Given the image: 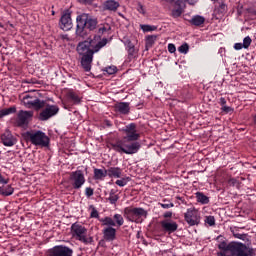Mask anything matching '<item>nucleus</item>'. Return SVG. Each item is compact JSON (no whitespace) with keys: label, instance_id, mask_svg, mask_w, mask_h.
<instances>
[{"label":"nucleus","instance_id":"obj_47","mask_svg":"<svg viewBox=\"0 0 256 256\" xmlns=\"http://www.w3.org/2000/svg\"><path fill=\"white\" fill-rule=\"evenodd\" d=\"M137 11H139L142 15H145V6H143L141 3H138Z\"/></svg>","mask_w":256,"mask_h":256},{"label":"nucleus","instance_id":"obj_27","mask_svg":"<svg viewBox=\"0 0 256 256\" xmlns=\"http://www.w3.org/2000/svg\"><path fill=\"white\" fill-rule=\"evenodd\" d=\"M67 97L74 103V105H79V103H81V96L74 91L68 92Z\"/></svg>","mask_w":256,"mask_h":256},{"label":"nucleus","instance_id":"obj_20","mask_svg":"<svg viewBox=\"0 0 256 256\" xmlns=\"http://www.w3.org/2000/svg\"><path fill=\"white\" fill-rule=\"evenodd\" d=\"M115 111L120 113V115H129L131 111V106L129 102H119L115 104Z\"/></svg>","mask_w":256,"mask_h":256},{"label":"nucleus","instance_id":"obj_56","mask_svg":"<svg viewBox=\"0 0 256 256\" xmlns=\"http://www.w3.org/2000/svg\"><path fill=\"white\" fill-rule=\"evenodd\" d=\"M220 8H221L223 11H225V9H227V6H226L225 4H221V5H220Z\"/></svg>","mask_w":256,"mask_h":256},{"label":"nucleus","instance_id":"obj_50","mask_svg":"<svg viewBox=\"0 0 256 256\" xmlns=\"http://www.w3.org/2000/svg\"><path fill=\"white\" fill-rule=\"evenodd\" d=\"M219 105H221V107H224L225 105H227V100L225 99V97H221L219 99Z\"/></svg>","mask_w":256,"mask_h":256},{"label":"nucleus","instance_id":"obj_16","mask_svg":"<svg viewBox=\"0 0 256 256\" xmlns=\"http://www.w3.org/2000/svg\"><path fill=\"white\" fill-rule=\"evenodd\" d=\"M1 141L4 147H13V145L17 144V138L9 130H6L1 135Z\"/></svg>","mask_w":256,"mask_h":256},{"label":"nucleus","instance_id":"obj_11","mask_svg":"<svg viewBox=\"0 0 256 256\" xmlns=\"http://www.w3.org/2000/svg\"><path fill=\"white\" fill-rule=\"evenodd\" d=\"M59 113V106L57 105H46V107L39 113V121H49L51 117H55Z\"/></svg>","mask_w":256,"mask_h":256},{"label":"nucleus","instance_id":"obj_30","mask_svg":"<svg viewBox=\"0 0 256 256\" xmlns=\"http://www.w3.org/2000/svg\"><path fill=\"white\" fill-rule=\"evenodd\" d=\"M12 113H17V108L15 106L2 109L0 110V119H3V117H7V115H12Z\"/></svg>","mask_w":256,"mask_h":256},{"label":"nucleus","instance_id":"obj_25","mask_svg":"<svg viewBox=\"0 0 256 256\" xmlns=\"http://www.w3.org/2000/svg\"><path fill=\"white\" fill-rule=\"evenodd\" d=\"M107 176V170L106 169H99L95 168L94 169V179L95 181H103Z\"/></svg>","mask_w":256,"mask_h":256},{"label":"nucleus","instance_id":"obj_19","mask_svg":"<svg viewBox=\"0 0 256 256\" xmlns=\"http://www.w3.org/2000/svg\"><path fill=\"white\" fill-rule=\"evenodd\" d=\"M104 227L105 228L102 230V233L105 241H115L117 237V229L113 228V226Z\"/></svg>","mask_w":256,"mask_h":256},{"label":"nucleus","instance_id":"obj_55","mask_svg":"<svg viewBox=\"0 0 256 256\" xmlns=\"http://www.w3.org/2000/svg\"><path fill=\"white\" fill-rule=\"evenodd\" d=\"M229 183H231L232 185H235L237 183V180L235 178H232L229 180Z\"/></svg>","mask_w":256,"mask_h":256},{"label":"nucleus","instance_id":"obj_38","mask_svg":"<svg viewBox=\"0 0 256 256\" xmlns=\"http://www.w3.org/2000/svg\"><path fill=\"white\" fill-rule=\"evenodd\" d=\"M184 8H185V7H179V6H178V9L172 10V17H175V18L181 17Z\"/></svg>","mask_w":256,"mask_h":256},{"label":"nucleus","instance_id":"obj_51","mask_svg":"<svg viewBox=\"0 0 256 256\" xmlns=\"http://www.w3.org/2000/svg\"><path fill=\"white\" fill-rule=\"evenodd\" d=\"M163 217H165V219H171V217H173V212L168 211L164 213Z\"/></svg>","mask_w":256,"mask_h":256},{"label":"nucleus","instance_id":"obj_41","mask_svg":"<svg viewBox=\"0 0 256 256\" xmlns=\"http://www.w3.org/2000/svg\"><path fill=\"white\" fill-rule=\"evenodd\" d=\"M105 71L108 73V75H115V73H117V67L109 66L105 68Z\"/></svg>","mask_w":256,"mask_h":256},{"label":"nucleus","instance_id":"obj_18","mask_svg":"<svg viewBox=\"0 0 256 256\" xmlns=\"http://www.w3.org/2000/svg\"><path fill=\"white\" fill-rule=\"evenodd\" d=\"M119 7H121V4L117 0H106L102 4L103 11H109V13H117Z\"/></svg>","mask_w":256,"mask_h":256},{"label":"nucleus","instance_id":"obj_39","mask_svg":"<svg viewBox=\"0 0 256 256\" xmlns=\"http://www.w3.org/2000/svg\"><path fill=\"white\" fill-rule=\"evenodd\" d=\"M179 53H184V55H187L189 53V45L187 43L182 44L178 48Z\"/></svg>","mask_w":256,"mask_h":256},{"label":"nucleus","instance_id":"obj_40","mask_svg":"<svg viewBox=\"0 0 256 256\" xmlns=\"http://www.w3.org/2000/svg\"><path fill=\"white\" fill-rule=\"evenodd\" d=\"M204 221H205V223H207V225H209V227H214L215 216H207Z\"/></svg>","mask_w":256,"mask_h":256},{"label":"nucleus","instance_id":"obj_49","mask_svg":"<svg viewBox=\"0 0 256 256\" xmlns=\"http://www.w3.org/2000/svg\"><path fill=\"white\" fill-rule=\"evenodd\" d=\"M234 49L236 51H241V49H244L243 43H235L234 44Z\"/></svg>","mask_w":256,"mask_h":256},{"label":"nucleus","instance_id":"obj_14","mask_svg":"<svg viewBox=\"0 0 256 256\" xmlns=\"http://www.w3.org/2000/svg\"><path fill=\"white\" fill-rule=\"evenodd\" d=\"M162 231L164 233H168V235H171V233H175L177 229H179V224L177 222L173 221L172 219H165L160 222Z\"/></svg>","mask_w":256,"mask_h":256},{"label":"nucleus","instance_id":"obj_44","mask_svg":"<svg viewBox=\"0 0 256 256\" xmlns=\"http://www.w3.org/2000/svg\"><path fill=\"white\" fill-rule=\"evenodd\" d=\"M221 111H223V113H233L234 109L230 106L224 105L221 107Z\"/></svg>","mask_w":256,"mask_h":256},{"label":"nucleus","instance_id":"obj_7","mask_svg":"<svg viewBox=\"0 0 256 256\" xmlns=\"http://www.w3.org/2000/svg\"><path fill=\"white\" fill-rule=\"evenodd\" d=\"M85 173L83 170H76L70 173L69 176V183L75 191H79L85 185Z\"/></svg>","mask_w":256,"mask_h":256},{"label":"nucleus","instance_id":"obj_43","mask_svg":"<svg viewBox=\"0 0 256 256\" xmlns=\"http://www.w3.org/2000/svg\"><path fill=\"white\" fill-rule=\"evenodd\" d=\"M233 235L235 239H241L242 241H245V239H247V234L233 232Z\"/></svg>","mask_w":256,"mask_h":256},{"label":"nucleus","instance_id":"obj_33","mask_svg":"<svg viewBox=\"0 0 256 256\" xmlns=\"http://www.w3.org/2000/svg\"><path fill=\"white\" fill-rule=\"evenodd\" d=\"M140 27L142 31H144V33H149V31H157V26H153V25L143 24Z\"/></svg>","mask_w":256,"mask_h":256},{"label":"nucleus","instance_id":"obj_12","mask_svg":"<svg viewBox=\"0 0 256 256\" xmlns=\"http://www.w3.org/2000/svg\"><path fill=\"white\" fill-rule=\"evenodd\" d=\"M230 248L234 256H249L253 253V249H249L247 245L239 242L230 243Z\"/></svg>","mask_w":256,"mask_h":256},{"label":"nucleus","instance_id":"obj_15","mask_svg":"<svg viewBox=\"0 0 256 256\" xmlns=\"http://www.w3.org/2000/svg\"><path fill=\"white\" fill-rule=\"evenodd\" d=\"M60 29L62 31H71L73 29V20H71V13L65 12L60 18Z\"/></svg>","mask_w":256,"mask_h":256},{"label":"nucleus","instance_id":"obj_53","mask_svg":"<svg viewBox=\"0 0 256 256\" xmlns=\"http://www.w3.org/2000/svg\"><path fill=\"white\" fill-rule=\"evenodd\" d=\"M104 31H107V28H105V27L99 28V30H98L99 35H103Z\"/></svg>","mask_w":256,"mask_h":256},{"label":"nucleus","instance_id":"obj_52","mask_svg":"<svg viewBox=\"0 0 256 256\" xmlns=\"http://www.w3.org/2000/svg\"><path fill=\"white\" fill-rule=\"evenodd\" d=\"M227 244L225 243V242H223V243H221V244H219V249H221V251H225V249H227Z\"/></svg>","mask_w":256,"mask_h":256},{"label":"nucleus","instance_id":"obj_8","mask_svg":"<svg viewBox=\"0 0 256 256\" xmlns=\"http://www.w3.org/2000/svg\"><path fill=\"white\" fill-rule=\"evenodd\" d=\"M22 103L27 109H35L36 111H39V109H43V107H45V101L29 94L22 97Z\"/></svg>","mask_w":256,"mask_h":256},{"label":"nucleus","instance_id":"obj_1","mask_svg":"<svg viewBox=\"0 0 256 256\" xmlns=\"http://www.w3.org/2000/svg\"><path fill=\"white\" fill-rule=\"evenodd\" d=\"M122 131L125 135L124 138L113 143L112 149L116 151V153H125V155H135V153H139L141 143L137 141H139L141 135L137 132V124L130 123L126 125Z\"/></svg>","mask_w":256,"mask_h":256},{"label":"nucleus","instance_id":"obj_37","mask_svg":"<svg viewBox=\"0 0 256 256\" xmlns=\"http://www.w3.org/2000/svg\"><path fill=\"white\" fill-rule=\"evenodd\" d=\"M90 209H92L90 213L91 219H98L99 221L101 218H99V211H97V208H95V206H90Z\"/></svg>","mask_w":256,"mask_h":256},{"label":"nucleus","instance_id":"obj_45","mask_svg":"<svg viewBox=\"0 0 256 256\" xmlns=\"http://www.w3.org/2000/svg\"><path fill=\"white\" fill-rule=\"evenodd\" d=\"M93 194H94L93 188L87 187V188L85 189V195H86V197H93Z\"/></svg>","mask_w":256,"mask_h":256},{"label":"nucleus","instance_id":"obj_13","mask_svg":"<svg viewBox=\"0 0 256 256\" xmlns=\"http://www.w3.org/2000/svg\"><path fill=\"white\" fill-rule=\"evenodd\" d=\"M48 256H73V249L65 245H57L48 250Z\"/></svg>","mask_w":256,"mask_h":256},{"label":"nucleus","instance_id":"obj_28","mask_svg":"<svg viewBox=\"0 0 256 256\" xmlns=\"http://www.w3.org/2000/svg\"><path fill=\"white\" fill-rule=\"evenodd\" d=\"M110 205H116L117 201H119V194L115 190H110L109 197L107 198Z\"/></svg>","mask_w":256,"mask_h":256},{"label":"nucleus","instance_id":"obj_29","mask_svg":"<svg viewBox=\"0 0 256 256\" xmlns=\"http://www.w3.org/2000/svg\"><path fill=\"white\" fill-rule=\"evenodd\" d=\"M196 199L198 203L201 205H207L209 203V197L203 194V192H196L195 193Z\"/></svg>","mask_w":256,"mask_h":256},{"label":"nucleus","instance_id":"obj_9","mask_svg":"<svg viewBox=\"0 0 256 256\" xmlns=\"http://www.w3.org/2000/svg\"><path fill=\"white\" fill-rule=\"evenodd\" d=\"M99 222L102 224V227H122L125 219H123L121 214H114L113 218L106 216L99 219Z\"/></svg>","mask_w":256,"mask_h":256},{"label":"nucleus","instance_id":"obj_46","mask_svg":"<svg viewBox=\"0 0 256 256\" xmlns=\"http://www.w3.org/2000/svg\"><path fill=\"white\" fill-rule=\"evenodd\" d=\"M9 183V178L3 177L2 174H0V184L1 185H7Z\"/></svg>","mask_w":256,"mask_h":256},{"label":"nucleus","instance_id":"obj_57","mask_svg":"<svg viewBox=\"0 0 256 256\" xmlns=\"http://www.w3.org/2000/svg\"><path fill=\"white\" fill-rule=\"evenodd\" d=\"M0 155H1V151H0Z\"/></svg>","mask_w":256,"mask_h":256},{"label":"nucleus","instance_id":"obj_36","mask_svg":"<svg viewBox=\"0 0 256 256\" xmlns=\"http://www.w3.org/2000/svg\"><path fill=\"white\" fill-rule=\"evenodd\" d=\"M131 181V178L126 177V178H121L120 180H116V184L118 185V187H125V185H127V183Z\"/></svg>","mask_w":256,"mask_h":256},{"label":"nucleus","instance_id":"obj_26","mask_svg":"<svg viewBox=\"0 0 256 256\" xmlns=\"http://www.w3.org/2000/svg\"><path fill=\"white\" fill-rule=\"evenodd\" d=\"M191 25H194L195 27H201L203 23H205V17L201 15H195L190 20Z\"/></svg>","mask_w":256,"mask_h":256},{"label":"nucleus","instance_id":"obj_34","mask_svg":"<svg viewBox=\"0 0 256 256\" xmlns=\"http://www.w3.org/2000/svg\"><path fill=\"white\" fill-rule=\"evenodd\" d=\"M157 41V36H147L146 37V47H153V44Z\"/></svg>","mask_w":256,"mask_h":256},{"label":"nucleus","instance_id":"obj_21","mask_svg":"<svg viewBox=\"0 0 256 256\" xmlns=\"http://www.w3.org/2000/svg\"><path fill=\"white\" fill-rule=\"evenodd\" d=\"M81 66L86 71V73H89L91 71V65L93 63V55H87V56H82L80 60Z\"/></svg>","mask_w":256,"mask_h":256},{"label":"nucleus","instance_id":"obj_48","mask_svg":"<svg viewBox=\"0 0 256 256\" xmlns=\"http://www.w3.org/2000/svg\"><path fill=\"white\" fill-rule=\"evenodd\" d=\"M168 51H169V53H175V51H177L175 44H173V43L168 44Z\"/></svg>","mask_w":256,"mask_h":256},{"label":"nucleus","instance_id":"obj_35","mask_svg":"<svg viewBox=\"0 0 256 256\" xmlns=\"http://www.w3.org/2000/svg\"><path fill=\"white\" fill-rule=\"evenodd\" d=\"M251 43H253V40L251 39V37L250 36H246L243 39L242 46L244 47V49H249V47H251Z\"/></svg>","mask_w":256,"mask_h":256},{"label":"nucleus","instance_id":"obj_31","mask_svg":"<svg viewBox=\"0 0 256 256\" xmlns=\"http://www.w3.org/2000/svg\"><path fill=\"white\" fill-rule=\"evenodd\" d=\"M218 256H235V253L231 250V244H228L225 250L218 252Z\"/></svg>","mask_w":256,"mask_h":256},{"label":"nucleus","instance_id":"obj_32","mask_svg":"<svg viewBox=\"0 0 256 256\" xmlns=\"http://www.w3.org/2000/svg\"><path fill=\"white\" fill-rule=\"evenodd\" d=\"M199 0H177L176 6L177 7H185V3H188L189 5H195Z\"/></svg>","mask_w":256,"mask_h":256},{"label":"nucleus","instance_id":"obj_6","mask_svg":"<svg viewBox=\"0 0 256 256\" xmlns=\"http://www.w3.org/2000/svg\"><path fill=\"white\" fill-rule=\"evenodd\" d=\"M147 210L144 208L138 207V208H125L124 209V217L130 221L131 223H143L145 219H147Z\"/></svg>","mask_w":256,"mask_h":256},{"label":"nucleus","instance_id":"obj_17","mask_svg":"<svg viewBox=\"0 0 256 256\" xmlns=\"http://www.w3.org/2000/svg\"><path fill=\"white\" fill-rule=\"evenodd\" d=\"M33 117V111L20 110L18 112L17 124L19 127H24L29 123V119Z\"/></svg>","mask_w":256,"mask_h":256},{"label":"nucleus","instance_id":"obj_42","mask_svg":"<svg viewBox=\"0 0 256 256\" xmlns=\"http://www.w3.org/2000/svg\"><path fill=\"white\" fill-rule=\"evenodd\" d=\"M160 206L162 207V209H171V207H175V204H173V202H167L165 203H160Z\"/></svg>","mask_w":256,"mask_h":256},{"label":"nucleus","instance_id":"obj_2","mask_svg":"<svg viewBox=\"0 0 256 256\" xmlns=\"http://www.w3.org/2000/svg\"><path fill=\"white\" fill-rule=\"evenodd\" d=\"M107 42V38H101V35H95L91 40L79 42L76 47V51L80 57L95 55V53H99V51L107 45Z\"/></svg>","mask_w":256,"mask_h":256},{"label":"nucleus","instance_id":"obj_22","mask_svg":"<svg viewBox=\"0 0 256 256\" xmlns=\"http://www.w3.org/2000/svg\"><path fill=\"white\" fill-rule=\"evenodd\" d=\"M106 171L107 176L111 179H121V175L123 174V170L119 167H110Z\"/></svg>","mask_w":256,"mask_h":256},{"label":"nucleus","instance_id":"obj_23","mask_svg":"<svg viewBox=\"0 0 256 256\" xmlns=\"http://www.w3.org/2000/svg\"><path fill=\"white\" fill-rule=\"evenodd\" d=\"M124 45L126 48V51L128 53V57L131 59L137 55V49H135V44L131 42V40L127 39L124 41Z\"/></svg>","mask_w":256,"mask_h":256},{"label":"nucleus","instance_id":"obj_10","mask_svg":"<svg viewBox=\"0 0 256 256\" xmlns=\"http://www.w3.org/2000/svg\"><path fill=\"white\" fill-rule=\"evenodd\" d=\"M184 219L190 227L195 225H199L201 223V216L199 215V211L195 208H188L186 213L184 214Z\"/></svg>","mask_w":256,"mask_h":256},{"label":"nucleus","instance_id":"obj_24","mask_svg":"<svg viewBox=\"0 0 256 256\" xmlns=\"http://www.w3.org/2000/svg\"><path fill=\"white\" fill-rule=\"evenodd\" d=\"M15 193V189L11 185L0 186V195L3 197H9Z\"/></svg>","mask_w":256,"mask_h":256},{"label":"nucleus","instance_id":"obj_3","mask_svg":"<svg viewBox=\"0 0 256 256\" xmlns=\"http://www.w3.org/2000/svg\"><path fill=\"white\" fill-rule=\"evenodd\" d=\"M76 35L78 37H85V29L95 31L97 29V18L87 13H82L76 18Z\"/></svg>","mask_w":256,"mask_h":256},{"label":"nucleus","instance_id":"obj_4","mask_svg":"<svg viewBox=\"0 0 256 256\" xmlns=\"http://www.w3.org/2000/svg\"><path fill=\"white\" fill-rule=\"evenodd\" d=\"M25 139L27 141H30L32 145H35L36 147H49L50 139L45 132L41 130H31L27 131L24 135Z\"/></svg>","mask_w":256,"mask_h":256},{"label":"nucleus","instance_id":"obj_54","mask_svg":"<svg viewBox=\"0 0 256 256\" xmlns=\"http://www.w3.org/2000/svg\"><path fill=\"white\" fill-rule=\"evenodd\" d=\"M79 3H93V0H78Z\"/></svg>","mask_w":256,"mask_h":256},{"label":"nucleus","instance_id":"obj_5","mask_svg":"<svg viewBox=\"0 0 256 256\" xmlns=\"http://www.w3.org/2000/svg\"><path fill=\"white\" fill-rule=\"evenodd\" d=\"M71 234L76 241H80L84 245H89V243H93V238L89 236L88 230L85 226L79 223H73L71 225Z\"/></svg>","mask_w":256,"mask_h":256}]
</instances>
